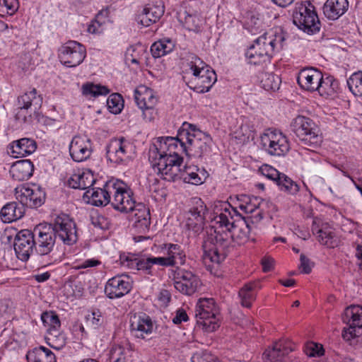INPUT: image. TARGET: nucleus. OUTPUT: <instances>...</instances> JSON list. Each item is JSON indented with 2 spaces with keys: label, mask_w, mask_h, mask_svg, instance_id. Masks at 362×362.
Wrapping results in <instances>:
<instances>
[{
  "label": "nucleus",
  "mask_w": 362,
  "mask_h": 362,
  "mask_svg": "<svg viewBox=\"0 0 362 362\" xmlns=\"http://www.w3.org/2000/svg\"><path fill=\"white\" fill-rule=\"evenodd\" d=\"M262 88L267 90H279L281 84V78L273 73H264L261 77Z\"/></svg>",
  "instance_id": "49530a36"
},
{
  "label": "nucleus",
  "mask_w": 362,
  "mask_h": 362,
  "mask_svg": "<svg viewBox=\"0 0 362 362\" xmlns=\"http://www.w3.org/2000/svg\"><path fill=\"white\" fill-rule=\"evenodd\" d=\"M293 350L290 341L281 340L274 344L263 354V358L269 362H286V356Z\"/></svg>",
  "instance_id": "412c9836"
},
{
  "label": "nucleus",
  "mask_w": 362,
  "mask_h": 362,
  "mask_svg": "<svg viewBox=\"0 0 362 362\" xmlns=\"http://www.w3.org/2000/svg\"><path fill=\"white\" fill-rule=\"evenodd\" d=\"M312 230L322 245L328 248H334L339 245L340 239L336 235L334 229L327 224H322L320 228L314 226Z\"/></svg>",
  "instance_id": "4be33fe9"
},
{
  "label": "nucleus",
  "mask_w": 362,
  "mask_h": 362,
  "mask_svg": "<svg viewBox=\"0 0 362 362\" xmlns=\"http://www.w3.org/2000/svg\"><path fill=\"white\" fill-rule=\"evenodd\" d=\"M51 225L54 235L58 236L65 244L71 245L76 241L75 223L67 215L61 214L57 216Z\"/></svg>",
  "instance_id": "f8f14e48"
},
{
  "label": "nucleus",
  "mask_w": 362,
  "mask_h": 362,
  "mask_svg": "<svg viewBox=\"0 0 362 362\" xmlns=\"http://www.w3.org/2000/svg\"><path fill=\"white\" fill-rule=\"evenodd\" d=\"M259 170L264 176L274 181L275 182L281 173L269 165H263L259 168Z\"/></svg>",
  "instance_id": "e2e57ef3"
},
{
  "label": "nucleus",
  "mask_w": 362,
  "mask_h": 362,
  "mask_svg": "<svg viewBox=\"0 0 362 362\" xmlns=\"http://www.w3.org/2000/svg\"><path fill=\"white\" fill-rule=\"evenodd\" d=\"M47 344L52 348L60 349L65 345V337L60 330L53 329L45 336Z\"/></svg>",
  "instance_id": "de8ad7c7"
},
{
  "label": "nucleus",
  "mask_w": 362,
  "mask_h": 362,
  "mask_svg": "<svg viewBox=\"0 0 362 362\" xmlns=\"http://www.w3.org/2000/svg\"><path fill=\"white\" fill-rule=\"evenodd\" d=\"M292 131L303 145L310 147L318 146L322 142L319 127L310 118L298 116L291 122Z\"/></svg>",
  "instance_id": "423d86ee"
},
{
  "label": "nucleus",
  "mask_w": 362,
  "mask_h": 362,
  "mask_svg": "<svg viewBox=\"0 0 362 362\" xmlns=\"http://www.w3.org/2000/svg\"><path fill=\"white\" fill-rule=\"evenodd\" d=\"M175 288L186 295H192L195 293L200 286L198 277L192 272L177 268L173 273Z\"/></svg>",
  "instance_id": "ddd939ff"
},
{
  "label": "nucleus",
  "mask_w": 362,
  "mask_h": 362,
  "mask_svg": "<svg viewBox=\"0 0 362 362\" xmlns=\"http://www.w3.org/2000/svg\"><path fill=\"white\" fill-rule=\"evenodd\" d=\"M293 23L308 33L320 30V22L314 6L308 1L297 4L293 13Z\"/></svg>",
  "instance_id": "0eeeda50"
},
{
  "label": "nucleus",
  "mask_w": 362,
  "mask_h": 362,
  "mask_svg": "<svg viewBox=\"0 0 362 362\" xmlns=\"http://www.w3.org/2000/svg\"><path fill=\"white\" fill-rule=\"evenodd\" d=\"M192 203L193 205L187 214L185 226L188 230L197 233L203 230L207 209L201 199L194 198Z\"/></svg>",
  "instance_id": "4468645a"
},
{
  "label": "nucleus",
  "mask_w": 362,
  "mask_h": 362,
  "mask_svg": "<svg viewBox=\"0 0 362 362\" xmlns=\"http://www.w3.org/2000/svg\"><path fill=\"white\" fill-rule=\"evenodd\" d=\"M338 89V83L332 76L322 77L320 86L317 88L318 93L322 96H332Z\"/></svg>",
  "instance_id": "c03bdc74"
},
{
  "label": "nucleus",
  "mask_w": 362,
  "mask_h": 362,
  "mask_svg": "<svg viewBox=\"0 0 362 362\" xmlns=\"http://www.w3.org/2000/svg\"><path fill=\"white\" fill-rule=\"evenodd\" d=\"M42 98L37 94L36 89L33 88L25 93L18 98V105H23L37 111L42 105Z\"/></svg>",
  "instance_id": "4c0bfd02"
},
{
  "label": "nucleus",
  "mask_w": 362,
  "mask_h": 362,
  "mask_svg": "<svg viewBox=\"0 0 362 362\" xmlns=\"http://www.w3.org/2000/svg\"><path fill=\"white\" fill-rule=\"evenodd\" d=\"M187 152L185 141L180 139V129L177 137L160 138L149 151L153 168L162 179L172 181L180 173L182 162L181 152Z\"/></svg>",
  "instance_id": "f03ea898"
},
{
  "label": "nucleus",
  "mask_w": 362,
  "mask_h": 362,
  "mask_svg": "<svg viewBox=\"0 0 362 362\" xmlns=\"http://www.w3.org/2000/svg\"><path fill=\"white\" fill-rule=\"evenodd\" d=\"M34 166L29 160H21L14 163L10 169L13 180L23 181L28 180L33 173Z\"/></svg>",
  "instance_id": "cd10ccee"
},
{
  "label": "nucleus",
  "mask_w": 362,
  "mask_h": 362,
  "mask_svg": "<svg viewBox=\"0 0 362 362\" xmlns=\"http://www.w3.org/2000/svg\"><path fill=\"white\" fill-rule=\"evenodd\" d=\"M305 351L310 357L321 356L325 352L322 346L315 342L308 343Z\"/></svg>",
  "instance_id": "680f3d73"
},
{
  "label": "nucleus",
  "mask_w": 362,
  "mask_h": 362,
  "mask_svg": "<svg viewBox=\"0 0 362 362\" xmlns=\"http://www.w3.org/2000/svg\"><path fill=\"white\" fill-rule=\"evenodd\" d=\"M37 235L35 239V249L40 255L49 254L54 246L56 236L52 228V225H40L34 230Z\"/></svg>",
  "instance_id": "2eb2a0df"
},
{
  "label": "nucleus",
  "mask_w": 362,
  "mask_h": 362,
  "mask_svg": "<svg viewBox=\"0 0 362 362\" xmlns=\"http://www.w3.org/2000/svg\"><path fill=\"white\" fill-rule=\"evenodd\" d=\"M87 322L94 327L102 324L103 317L99 311H94L86 317Z\"/></svg>",
  "instance_id": "338daca9"
},
{
  "label": "nucleus",
  "mask_w": 362,
  "mask_h": 362,
  "mask_svg": "<svg viewBox=\"0 0 362 362\" xmlns=\"http://www.w3.org/2000/svg\"><path fill=\"white\" fill-rule=\"evenodd\" d=\"M15 112L16 119L19 121L20 122L25 123L30 119L32 114L33 112H35L36 111H34L33 109L30 107L25 106L23 107V105H18Z\"/></svg>",
  "instance_id": "bf43d9fd"
},
{
  "label": "nucleus",
  "mask_w": 362,
  "mask_h": 362,
  "mask_svg": "<svg viewBox=\"0 0 362 362\" xmlns=\"http://www.w3.org/2000/svg\"><path fill=\"white\" fill-rule=\"evenodd\" d=\"M131 350L127 346L121 344H114L109 353V362H128Z\"/></svg>",
  "instance_id": "ea45409f"
},
{
  "label": "nucleus",
  "mask_w": 362,
  "mask_h": 362,
  "mask_svg": "<svg viewBox=\"0 0 362 362\" xmlns=\"http://www.w3.org/2000/svg\"><path fill=\"white\" fill-rule=\"evenodd\" d=\"M300 264L299 266V269L301 270V272L304 274H309L312 271V268L313 267V263L306 257L303 254L300 255Z\"/></svg>",
  "instance_id": "69168bd1"
},
{
  "label": "nucleus",
  "mask_w": 362,
  "mask_h": 362,
  "mask_svg": "<svg viewBox=\"0 0 362 362\" xmlns=\"http://www.w3.org/2000/svg\"><path fill=\"white\" fill-rule=\"evenodd\" d=\"M192 362H217L216 358L208 352L197 353L192 357Z\"/></svg>",
  "instance_id": "0e129e2a"
},
{
  "label": "nucleus",
  "mask_w": 362,
  "mask_h": 362,
  "mask_svg": "<svg viewBox=\"0 0 362 362\" xmlns=\"http://www.w3.org/2000/svg\"><path fill=\"white\" fill-rule=\"evenodd\" d=\"M132 288L129 276H116L109 279L105 285V292L110 298H117L127 294Z\"/></svg>",
  "instance_id": "a211bd4d"
},
{
  "label": "nucleus",
  "mask_w": 362,
  "mask_h": 362,
  "mask_svg": "<svg viewBox=\"0 0 362 362\" xmlns=\"http://www.w3.org/2000/svg\"><path fill=\"white\" fill-rule=\"evenodd\" d=\"M132 215L131 221L132 226L137 233H146L148 230L151 224L150 210L144 204L139 203L135 204L131 210Z\"/></svg>",
  "instance_id": "6ab92c4d"
},
{
  "label": "nucleus",
  "mask_w": 362,
  "mask_h": 362,
  "mask_svg": "<svg viewBox=\"0 0 362 362\" xmlns=\"http://www.w3.org/2000/svg\"><path fill=\"white\" fill-rule=\"evenodd\" d=\"M276 183L281 191L289 194H296L299 190L298 185L284 173H281Z\"/></svg>",
  "instance_id": "a18cd8bd"
},
{
  "label": "nucleus",
  "mask_w": 362,
  "mask_h": 362,
  "mask_svg": "<svg viewBox=\"0 0 362 362\" xmlns=\"http://www.w3.org/2000/svg\"><path fill=\"white\" fill-rule=\"evenodd\" d=\"M362 308L359 305H352L346 308L343 315V322L349 325L342 332V337L349 342L351 345H356L362 335Z\"/></svg>",
  "instance_id": "6e6552de"
},
{
  "label": "nucleus",
  "mask_w": 362,
  "mask_h": 362,
  "mask_svg": "<svg viewBox=\"0 0 362 362\" xmlns=\"http://www.w3.org/2000/svg\"><path fill=\"white\" fill-rule=\"evenodd\" d=\"M196 317L206 318L216 315L217 310L213 298L199 299L195 312Z\"/></svg>",
  "instance_id": "58836bf2"
},
{
  "label": "nucleus",
  "mask_w": 362,
  "mask_h": 362,
  "mask_svg": "<svg viewBox=\"0 0 362 362\" xmlns=\"http://www.w3.org/2000/svg\"><path fill=\"white\" fill-rule=\"evenodd\" d=\"M86 49L76 41H69L59 49L60 61L69 67L79 65L86 57Z\"/></svg>",
  "instance_id": "9b49d317"
},
{
  "label": "nucleus",
  "mask_w": 362,
  "mask_h": 362,
  "mask_svg": "<svg viewBox=\"0 0 362 362\" xmlns=\"http://www.w3.org/2000/svg\"><path fill=\"white\" fill-rule=\"evenodd\" d=\"M255 284H246L240 291L239 297L240 298V304L243 307L250 308L252 303L256 298V292L255 291Z\"/></svg>",
  "instance_id": "a19ab883"
},
{
  "label": "nucleus",
  "mask_w": 362,
  "mask_h": 362,
  "mask_svg": "<svg viewBox=\"0 0 362 362\" xmlns=\"http://www.w3.org/2000/svg\"><path fill=\"white\" fill-rule=\"evenodd\" d=\"M347 85L354 95L361 97L362 95V72L358 71L353 74L348 79Z\"/></svg>",
  "instance_id": "8fccbe9b"
},
{
  "label": "nucleus",
  "mask_w": 362,
  "mask_h": 362,
  "mask_svg": "<svg viewBox=\"0 0 362 362\" xmlns=\"http://www.w3.org/2000/svg\"><path fill=\"white\" fill-rule=\"evenodd\" d=\"M189 71L192 76L188 84L197 93H206L216 81V74L199 58L193 57L189 62Z\"/></svg>",
  "instance_id": "39448f33"
},
{
  "label": "nucleus",
  "mask_w": 362,
  "mask_h": 362,
  "mask_svg": "<svg viewBox=\"0 0 362 362\" xmlns=\"http://www.w3.org/2000/svg\"><path fill=\"white\" fill-rule=\"evenodd\" d=\"M284 40L281 34L274 35L264 33L259 37L246 52L245 56L248 62L257 65L269 61L275 45L279 43L281 45Z\"/></svg>",
  "instance_id": "20e7f679"
},
{
  "label": "nucleus",
  "mask_w": 362,
  "mask_h": 362,
  "mask_svg": "<svg viewBox=\"0 0 362 362\" xmlns=\"http://www.w3.org/2000/svg\"><path fill=\"white\" fill-rule=\"evenodd\" d=\"M164 13V8L160 5L148 4L138 16V23L145 27L158 21Z\"/></svg>",
  "instance_id": "a878e982"
},
{
  "label": "nucleus",
  "mask_w": 362,
  "mask_h": 362,
  "mask_svg": "<svg viewBox=\"0 0 362 362\" xmlns=\"http://www.w3.org/2000/svg\"><path fill=\"white\" fill-rule=\"evenodd\" d=\"M45 193L38 187L33 186L32 188V193L30 194L28 198V207L36 208L40 206L45 200Z\"/></svg>",
  "instance_id": "4d7b16f0"
},
{
  "label": "nucleus",
  "mask_w": 362,
  "mask_h": 362,
  "mask_svg": "<svg viewBox=\"0 0 362 362\" xmlns=\"http://www.w3.org/2000/svg\"><path fill=\"white\" fill-rule=\"evenodd\" d=\"M33 187L28 185H21L15 188V197L23 207L28 206L30 194L32 193Z\"/></svg>",
  "instance_id": "6e6d98bb"
},
{
  "label": "nucleus",
  "mask_w": 362,
  "mask_h": 362,
  "mask_svg": "<svg viewBox=\"0 0 362 362\" xmlns=\"http://www.w3.org/2000/svg\"><path fill=\"white\" fill-rule=\"evenodd\" d=\"M107 105L110 111L114 114L119 113L124 106V100L119 93H113L109 96Z\"/></svg>",
  "instance_id": "13d9d810"
},
{
  "label": "nucleus",
  "mask_w": 362,
  "mask_h": 362,
  "mask_svg": "<svg viewBox=\"0 0 362 362\" xmlns=\"http://www.w3.org/2000/svg\"><path fill=\"white\" fill-rule=\"evenodd\" d=\"M239 208L246 214H257L253 216L254 221H259L262 218V212L259 209L260 201L257 197H250L243 195L240 199Z\"/></svg>",
  "instance_id": "72a5a7b5"
},
{
  "label": "nucleus",
  "mask_w": 362,
  "mask_h": 362,
  "mask_svg": "<svg viewBox=\"0 0 362 362\" xmlns=\"http://www.w3.org/2000/svg\"><path fill=\"white\" fill-rule=\"evenodd\" d=\"M206 172L200 170L197 166L186 165L182 170L180 168V173L171 182L177 179H182L186 182L200 185L206 179Z\"/></svg>",
  "instance_id": "393cba45"
},
{
  "label": "nucleus",
  "mask_w": 362,
  "mask_h": 362,
  "mask_svg": "<svg viewBox=\"0 0 362 362\" xmlns=\"http://www.w3.org/2000/svg\"><path fill=\"white\" fill-rule=\"evenodd\" d=\"M41 319L44 325L47 327V332H52L53 329L60 330V320L54 312L43 313Z\"/></svg>",
  "instance_id": "09e8293b"
},
{
  "label": "nucleus",
  "mask_w": 362,
  "mask_h": 362,
  "mask_svg": "<svg viewBox=\"0 0 362 362\" xmlns=\"http://www.w3.org/2000/svg\"><path fill=\"white\" fill-rule=\"evenodd\" d=\"M100 264V262L95 259H86L83 262L78 263L74 266V269H87L89 267H97Z\"/></svg>",
  "instance_id": "774afa93"
},
{
  "label": "nucleus",
  "mask_w": 362,
  "mask_h": 362,
  "mask_svg": "<svg viewBox=\"0 0 362 362\" xmlns=\"http://www.w3.org/2000/svg\"><path fill=\"white\" fill-rule=\"evenodd\" d=\"M252 132V127L250 120L245 117H241L237 120L236 125L232 129L231 135L240 142H245L249 140Z\"/></svg>",
  "instance_id": "473e14b6"
},
{
  "label": "nucleus",
  "mask_w": 362,
  "mask_h": 362,
  "mask_svg": "<svg viewBox=\"0 0 362 362\" xmlns=\"http://www.w3.org/2000/svg\"><path fill=\"white\" fill-rule=\"evenodd\" d=\"M180 21L189 30L199 32L203 24V20L197 14H189L185 12L180 15Z\"/></svg>",
  "instance_id": "37998d69"
},
{
  "label": "nucleus",
  "mask_w": 362,
  "mask_h": 362,
  "mask_svg": "<svg viewBox=\"0 0 362 362\" xmlns=\"http://www.w3.org/2000/svg\"><path fill=\"white\" fill-rule=\"evenodd\" d=\"M349 7L347 0H327L323 13L329 20H337L345 13Z\"/></svg>",
  "instance_id": "bb28decb"
},
{
  "label": "nucleus",
  "mask_w": 362,
  "mask_h": 362,
  "mask_svg": "<svg viewBox=\"0 0 362 362\" xmlns=\"http://www.w3.org/2000/svg\"><path fill=\"white\" fill-rule=\"evenodd\" d=\"M105 19L101 13H99L95 18L91 21L88 27V32L92 34H99L104 30Z\"/></svg>",
  "instance_id": "052dcab7"
},
{
  "label": "nucleus",
  "mask_w": 362,
  "mask_h": 362,
  "mask_svg": "<svg viewBox=\"0 0 362 362\" xmlns=\"http://www.w3.org/2000/svg\"><path fill=\"white\" fill-rule=\"evenodd\" d=\"M153 323L148 316H134L131 320V331L138 338H144L145 334L152 332Z\"/></svg>",
  "instance_id": "c756f323"
},
{
  "label": "nucleus",
  "mask_w": 362,
  "mask_h": 362,
  "mask_svg": "<svg viewBox=\"0 0 362 362\" xmlns=\"http://www.w3.org/2000/svg\"><path fill=\"white\" fill-rule=\"evenodd\" d=\"M197 322L199 327L208 332L215 331L219 326L216 315L206 318L197 317Z\"/></svg>",
  "instance_id": "864d4df0"
},
{
  "label": "nucleus",
  "mask_w": 362,
  "mask_h": 362,
  "mask_svg": "<svg viewBox=\"0 0 362 362\" xmlns=\"http://www.w3.org/2000/svg\"><path fill=\"white\" fill-rule=\"evenodd\" d=\"M180 139L185 141L187 155L202 158L211 151V138L195 125L185 122L180 129Z\"/></svg>",
  "instance_id": "7ed1b4c3"
},
{
  "label": "nucleus",
  "mask_w": 362,
  "mask_h": 362,
  "mask_svg": "<svg viewBox=\"0 0 362 362\" xmlns=\"http://www.w3.org/2000/svg\"><path fill=\"white\" fill-rule=\"evenodd\" d=\"M163 250L170 267L185 264L186 255L179 245L165 244Z\"/></svg>",
  "instance_id": "2f4dec72"
},
{
  "label": "nucleus",
  "mask_w": 362,
  "mask_h": 362,
  "mask_svg": "<svg viewBox=\"0 0 362 362\" xmlns=\"http://www.w3.org/2000/svg\"><path fill=\"white\" fill-rule=\"evenodd\" d=\"M91 141L86 136H75L69 145V153L76 162L87 160L91 155Z\"/></svg>",
  "instance_id": "f3484780"
},
{
  "label": "nucleus",
  "mask_w": 362,
  "mask_h": 362,
  "mask_svg": "<svg viewBox=\"0 0 362 362\" xmlns=\"http://www.w3.org/2000/svg\"><path fill=\"white\" fill-rule=\"evenodd\" d=\"M132 192L130 188L126 185V187L122 192L116 196L114 201L111 202L112 206L114 209L121 212H129L132 210L135 206V201L132 197Z\"/></svg>",
  "instance_id": "c85d7f7f"
},
{
  "label": "nucleus",
  "mask_w": 362,
  "mask_h": 362,
  "mask_svg": "<svg viewBox=\"0 0 362 362\" xmlns=\"http://www.w3.org/2000/svg\"><path fill=\"white\" fill-rule=\"evenodd\" d=\"M262 148L267 153L274 156H284L290 150V144L281 132L268 129L260 136Z\"/></svg>",
  "instance_id": "1a4fd4ad"
},
{
  "label": "nucleus",
  "mask_w": 362,
  "mask_h": 362,
  "mask_svg": "<svg viewBox=\"0 0 362 362\" xmlns=\"http://www.w3.org/2000/svg\"><path fill=\"white\" fill-rule=\"evenodd\" d=\"M35 245V235L28 230H22L17 233L14 240V250L17 257L26 261Z\"/></svg>",
  "instance_id": "dca6fc26"
},
{
  "label": "nucleus",
  "mask_w": 362,
  "mask_h": 362,
  "mask_svg": "<svg viewBox=\"0 0 362 362\" xmlns=\"http://www.w3.org/2000/svg\"><path fill=\"white\" fill-rule=\"evenodd\" d=\"M135 100L141 109L155 107L158 101L153 90L146 86H140L135 90Z\"/></svg>",
  "instance_id": "7c9ffc66"
},
{
  "label": "nucleus",
  "mask_w": 362,
  "mask_h": 362,
  "mask_svg": "<svg viewBox=\"0 0 362 362\" xmlns=\"http://www.w3.org/2000/svg\"><path fill=\"white\" fill-rule=\"evenodd\" d=\"M82 91L84 95L92 97L106 95L110 92L106 86L95 85L93 83H86L83 85Z\"/></svg>",
  "instance_id": "603ef678"
},
{
  "label": "nucleus",
  "mask_w": 362,
  "mask_h": 362,
  "mask_svg": "<svg viewBox=\"0 0 362 362\" xmlns=\"http://www.w3.org/2000/svg\"><path fill=\"white\" fill-rule=\"evenodd\" d=\"M322 76V74L316 69H304L300 71L297 81L302 88L313 92L320 86Z\"/></svg>",
  "instance_id": "aec40b11"
},
{
  "label": "nucleus",
  "mask_w": 362,
  "mask_h": 362,
  "mask_svg": "<svg viewBox=\"0 0 362 362\" xmlns=\"http://www.w3.org/2000/svg\"><path fill=\"white\" fill-rule=\"evenodd\" d=\"M36 148V141L30 138H22L10 144L12 156L16 158L28 156L34 153Z\"/></svg>",
  "instance_id": "b1692460"
},
{
  "label": "nucleus",
  "mask_w": 362,
  "mask_h": 362,
  "mask_svg": "<svg viewBox=\"0 0 362 362\" xmlns=\"http://www.w3.org/2000/svg\"><path fill=\"white\" fill-rule=\"evenodd\" d=\"M93 173L89 170H78L68 180L69 187L74 189H89L95 182Z\"/></svg>",
  "instance_id": "5701e85b"
},
{
  "label": "nucleus",
  "mask_w": 362,
  "mask_h": 362,
  "mask_svg": "<svg viewBox=\"0 0 362 362\" xmlns=\"http://www.w3.org/2000/svg\"><path fill=\"white\" fill-rule=\"evenodd\" d=\"M18 0H0V16L13 15L18 9Z\"/></svg>",
  "instance_id": "5fc2aeb1"
},
{
  "label": "nucleus",
  "mask_w": 362,
  "mask_h": 362,
  "mask_svg": "<svg viewBox=\"0 0 362 362\" xmlns=\"http://www.w3.org/2000/svg\"><path fill=\"white\" fill-rule=\"evenodd\" d=\"M126 187V184L121 180L110 181L105 184L106 194L109 199V203L111 204L114 201L116 196L122 192Z\"/></svg>",
  "instance_id": "3c124183"
},
{
  "label": "nucleus",
  "mask_w": 362,
  "mask_h": 362,
  "mask_svg": "<svg viewBox=\"0 0 362 362\" xmlns=\"http://www.w3.org/2000/svg\"><path fill=\"white\" fill-rule=\"evenodd\" d=\"M25 209L23 206L11 202L1 209V216L4 222L11 223L23 217Z\"/></svg>",
  "instance_id": "f704fd0d"
},
{
  "label": "nucleus",
  "mask_w": 362,
  "mask_h": 362,
  "mask_svg": "<svg viewBox=\"0 0 362 362\" xmlns=\"http://www.w3.org/2000/svg\"><path fill=\"white\" fill-rule=\"evenodd\" d=\"M28 362H56L54 354L49 349L41 346L28 352Z\"/></svg>",
  "instance_id": "c9c22d12"
},
{
  "label": "nucleus",
  "mask_w": 362,
  "mask_h": 362,
  "mask_svg": "<svg viewBox=\"0 0 362 362\" xmlns=\"http://www.w3.org/2000/svg\"><path fill=\"white\" fill-rule=\"evenodd\" d=\"M174 48V44L170 39H164L154 42L151 47V52L153 57H161L170 52Z\"/></svg>",
  "instance_id": "79ce46f5"
},
{
  "label": "nucleus",
  "mask_w": 362,
  "mask_h": 362,
  "mask_svg": "<svg viewBox=\"0 0 362 362\" xmlns=\"http://www.w3.org/2000/svg\"><path fill=\"white\" fill-rule=\"evenodd\" d=\"M220 207V213L214 217V221L218 226L211 234L210 241L204 245L205 263L219 264L225 259L232 240L243 245L249 239L250 228L247 222L234 220V216H238L237 211L226 203L221 204Z\"/></svg>",
  "instance_id": "f257e3e1"
},
{
  "label": "nucleus",
  "mask_w": 362,
  "mask_h": 362,
  "mask_svg": "<svg viewBox=\"0 0 362 362\" xmlns=\"http://www.w3.org/2000/svg\"><path fill=\"white\" fill-rule=\"evenodd\" d=\"M134 153L132 144L124 138L112 139L107 146V159L115 163L129 160Z\"/></svg>",
  "instance_id": "9d476101"
},
{
  "label": "nucleus",
  "mask_w": 362,
  "mask_h": 362,
  "mask_svg": "<svg viewBox=\"0 0 362 362\" xmlns=\"http://www.w3.org/2000/svg\"><path fill=\"white\" fill-rule=\"evenodd\" d=\"M84 198H86L87 202L92 205L95 206H105L109 204V199L106 194L105 185L103 188H92L88 189L84 193Z\"/></svg>",
  "instance_id": "e433bc0d"
}]
</instances>
